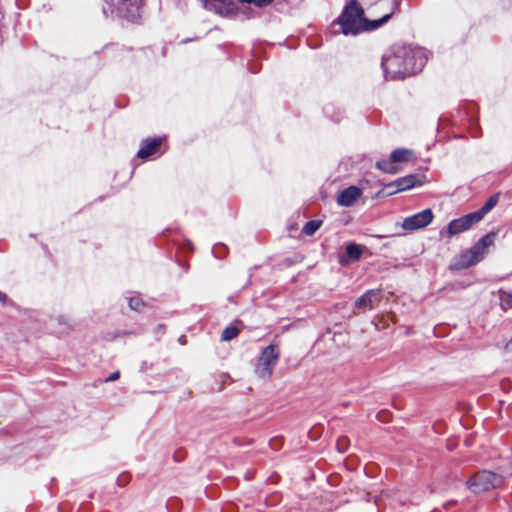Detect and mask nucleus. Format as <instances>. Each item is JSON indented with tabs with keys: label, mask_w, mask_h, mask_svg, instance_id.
Here are the masks:
<instances>
[{
	"label": "nucleus",
	"mask_w": 512,
	"mask_h": 512,
	"mask_svg": "<svg viewBox=\"0 0 512 512\" xmlns=\"http://www.w3.org/2000/svg\"><path fill=\"white\" fill-rule=\"evenodd\" d=\"M58 322H59V324H63V325L68 326V319L66 317H64V316L58 317Z\"/></svg>",
	"instance_id": "22"
},
{
	"label": "nucleus",
	"mask_w": 512,
	"mask_h": 512,
	"mask_svg": "<svg viewBox=\"0 0 512 512\" xmlns=\"http://www.w3.org/2000/svg\"><path fill=\"white\" fill-rule=\"evenodd\" d=\"M391 15L392 13H388L378 20L368 21L364 18L363 9L353 1L346 6L338 19V23L343 34L356 35L363 31L377 29L386 23L391 18Z\"/></svg>",
	"instance_id": "2"
},
{
	"label": "nucleus",
	"mask_w": 512,
	"mask_h": 512,
	"mask_svg": "<svg viewBox=\"0 0 512 512\" xmlns=\"http://www.w3.org/2000/svg\"><path fill=\"white\" fill-rule=\"evenodd\" d=\"M382 415H385V413L384 412L379 413V416H378L379 420H383Z\"/></svg>",
	"instance_id": "24"
},
{
	"label": "nucleus",
	"mask_w": 512,
	"mask_h": 512,
	"mask_svg": "<svg viewBox=\"0 0 512 512\" xmlns=\"http://www.w3.org/2000/svg\"><path fill=\"white\" fill-rule=\"evenodd\" d=\"M483 259V256L479 254L478 251L474 247L465 251L463 254L459 256L454 262V267L458 270L468 268L470 266L475 265L479 261Z\"/></svg>",
	"instance_id": "8"
},
{
	"label": "nucleus",
	"mask_w": 512,
	"mask_h": 512,
	"mask_svg": "<svg viewBox=\"0 0 512 512\" xmlns=\"http://www.w3.org/2000/svg\"><path fill=\"white\" fill-rule=\"evenodd\" d=\"M129 306L133 310H139L143 306V302L141 299L133 297L129 299Z\"/></svg>",
	"instance_id": "20"
},
{
	"label": "nucleus",
	"mask_w": 512,
	"mask_h": 512,
	"mask_svg": "<svg viewBox=\"0 0 512 512\" xmlns=\"http://www.w3.org/2000/svg\"><path fill=\"white\" fill-rule=\"evenodd\" d=\"M433 212L431 209H425L403 220L402 227L405 230H417L426 227L433 220Z\"/></svg>",
	"instance_id": "5"
},
{
	"label": "nucleus",
	"mask_w": 512,
	"mask_h": 512,
	"mask_svg": "<svg viewBox=\"0 0 512 512\" xmlns=\"http://www.w3.org/2000/svg\"><path fill=\"white\" fill-rule=\"evenodd\" d=\"M161 145V139L155 138L152 140L143 141L137 153L139 158L145 159L153 155Z\"/></svg>",
	"instance_id": "11"
},
{
	"label": "nucleus",
	"mask_w": 512,
	"mask_h": 512,
	"mask_svg": "<svg viewBox=\"0 0 512 512\" xmlns=\"http://www.w3.org/2000/svg\"><path fill=\"white\" fill-rule=\"evenodd\" d=\"M361 196V190L355 186H350L341 191L337 196V203L341 206H352Z\"/></svg>",
	"instance_id": "9"
},
{
	"label": "nucleus",
	"mask_w": 512,
	"mask_h": 512,
	"mask_svg": "<svg viewBox=\"0 0 512 512\" xmlns=\"http://www.w3.org/2000/svg\"><path fill=\"white\" fill-rule=\"evenodd\" d=\"M376 167L381 171L389 174H395L398 171L391 157L390 159H382L377 161Z\"/></svg>",
	"instance_id": "15"
},
{
	"label": "nucleus",
	"mask_w": 512,
	"mask_h": 512,
	"mask_svg": "<svg viewBox=\"0 0 512 512\" xmlns=\"http://www.w3.org/2000/svg\"><path fill=\"white\" fill-rule=\"evenodd\" d=\"M504 482L502 476L497 475L491 471H481L476 473L467 482V487L473 493H481L489 491L490 489L500 487Z\"/></svg>",
	"instance_id": "3"
},
{
	"label": "nucleus",
	"mask_w": 512,
	"mask_h": 512,
	"mask_svg": "<svg viewBox=\"0 0 512 512\" xmlns=\"http://www.w3.org/2000/svg\"><path fill=\"white\" fill-rule=\"evenodd\" d=\"M421 184V181L417 175H407L401 177L394 182L387 184L386 188L391 189L389 194L398 193L401 191H405L411 188H414L416 185Z\"/></svg>",
	"instance_id": "7"
},
{
	"label": "nucleus",
	"mask_w": 512,
	"mask_h": 512,
	"mask_svg": "<svg viewBox=\"0 0 512 512\" xmlns=\"http://www.w3.org/2000/svg\"><path fill=\"white\" fill-rule=\"evenodd\" d=\"M320 226H321V221H318V220L308 221L303 227V232L306 235L311 236L319 229Z\"/></svg>",
	"instance_id": "18"
},
{
	"label": "nucleus",
	"mask_w": 512,
	"mask_h": 512,
	"mask_svg": "<svg viewBox=\"0 0 512 512\" xmlns=\"http://www.w3.org/2000/svg\"><path fill=\"white\" fill-rule=\"evenodd\" d=\"M493 240L494 235L487 234L483 236L473 247L479 252V254L484 256L486 248L493 244Z\"/></svg>",
	"instance_id": "14"
},
{
	"label": "nucleus",
	"mask_w": 512,
	"mask_h": 512,
	"mask_svg": "<svg viewBox=\"0 0 512 512\" xmlns=\"http://www.w3.org/2000/svg\"><path fill=\"white\" fill-rule=\"evenodd\" d=\"M346 254L351 260H358L362 254L360 246L351 243L346 247Z\"/></svg>",
	"instance_id": "17"
},
{
	"label": "nucleus",
	"mask_w": 512,
	"mask_h": 512,
	"mask_svg": "<svg viewBox=\"0 0 512 512\" xmlns=\"http://www.w3.org/2000/svg\"><path fill=\"white\" fill-rule=\"evenodd\" d=\"M7 299H8V298H7V295H6L5 293H3V292H1V291H0V303H2V304H6Z\"/></svg>",
	"instance_id": "23"
},
{
	"label": "nucleus",
	"mask_w": 512,
	"mask_h": 512,
	"mask_svg": "<svg viewBox=\"0 0 512 512\" xmlns=\"http://www.w3.org/2000/svg\"><path fill=\"white\" fill-rule=\"evenodd\" d=\"M479 220L475 216V214L469 213L463 217L452 220L447 227L448 233L450 235H456L468 230L472 225L478 223Z\"/></svg>",
	"instance_id": "6"
},
{
	"label": "nucleus",
	"mask_w": 512,
	"mask_h": 512,
	"mask_svg": "<svg viewBox=\"0 0 512 512\" xmlns=\"http://www.w3.org/2000/svg\"><path fill=\"white\" fill-rule=\"evenodd\" d=\"M499 195L495 194L491 196L486 203L478 211L473 212L477 219L480 221L487 213H489L498 203Z\"/></svg>",
	"instance_id": "12"
},
{
	"label": "nucleus",
	"mask_w": 512,
	"mask_h": 512,
	"mask_svg": "<svg viewBox=\"0 0 512 512\" xmlns=\"http://www.w3.org/2000/svg\"><path fill=\"white\" fill-rule=\"evenodd\" d=\"M412 151L408 149H396L391 153V158L394 163L407 162L412 158Z\"/></svg>",
	"instance_id": "13"
},
{
	"label": "nucleus",
	"mask_w": 512,
	"mask_h": 512,
	"mask_svg": "<svg viewBox=\"0 0 512 512\" xmlns=\"http://www.w3.org/2000/svg\"><path fill=\"white\" fill-rule=\"evenodd\" d=\"M380 300V295L378 290H369L361 297H359L355 302V307L357 309H372L374 304Z\"/></svg>",
	"instance_id": "10"
},
{
	"label": "nucleus",
	"mask_w": 512,
	"mask_h": 512,
	"mask_svg": "<svg viewBox=\"0 0 512 512\" xmlns=\"http://www.w3.org/2000/svg\"><path fill=\"white\" fill-rule=\"evenodd\" d=\"M500 305L503 310L512 308V292L499 290Z\"/></svg>",
	"instance_id": "16"
},
{
	"label": "nucleus",
	"mask_w": 512,
	"mask_h": 512,
	"mask_svg": "<svg viewBox=\"0 0 512 512\" xmlns=\"http://www.w3.org/2000/svg\"><path fill=\"white\" fill-rule=\"evenodd\" d=\"M238 333H239L238 328H236L234 326L227 327L222 332L221 339L223 341L232 340L238 335Z\"/></svg>",
	"instance_id": "19"
},
{
	"label": "nucleus",
	"mask_w": 512,
	"mask_h": 512,
	"mask_svg": "<svg viewBox=\"0 0 512 512\" xmlns=\"http://www.w3.org/2000/svg\"><path fill=\"white\" fill-rule=\"evenodd\" d=\"M119 377V372H114L112 373L107 379L106 381H114L116 379H118Z\"/></svg>",
	"instance_id": "21"
},
{
	"label": "nucleus",
	"mask_w": 512,
	"mask_h": 512,
	"mask_svg": "<svg viewBox=\"0 0 512 512\" xmlns=\"http://www.w3.org/2000/svg\"><path fill=\"white\" fill-rule=\"evenodd\" d=\"M426 63L424 52L410 46H398L392 54L382 60V68L386 77L403 79L422 70Z\"/></svg>",
	"instance_id": "1"
},
{
	"label": "nucleus",
	"mask_w": 512,
	"mask_h": 512,
	"mask_svg": "<svg viewBox=\"0 0 512 512\" xmlns=\"http://www.w3.org/2000/svg\"><path fill=\"white\" fill-rule=\"evenodd\" d=\"M279 354V348L276 345H269L264 348L258 358L255 373L263 379L270 377L278 361Z\"/></svg>",
	"instance_id": "4"
}]
</instances>
